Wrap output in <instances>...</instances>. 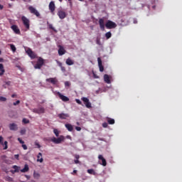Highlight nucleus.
Returning a JSON list of instances; mask_svg holds the SVG:
<instances>
[{"instance_id":"obj_1","label":"nucleus","mask_w":182,"mask_h":182,"mask_svg":"<svg viewBox=\"0 0 182 182\" xmlns=\"http://www.w3.org/2000/svg\"><path fill=\"white\" fill-rule=\"evenodd\" d=\"M64 140H65V136L61 135L58 138L53 136V138H51L50 141H52L55 144H60V143H62V141H63Z\"/></svg>"},{"instance_id":"obj_2","label":"nucleus","mask_w":182,"mask_h":182,"mask_svg":"<svg viewBox=\"0 0 182 182\" xmlns=\"http://www.w3.org/2000/svg\"><path fill=\"white\" fill-rule=\"evenodd\" d=\"M117 26V24L110 20H108L105 23V27L107 28V29H114V28H116Z\"/></svg>"},{"instance_id":"obj_3","label":"nucleus","mask_w":182,"mask_h":182,"mask_svg":"<svg viewBox=\"0 0 182 182\" xmlns=\"http://www.w3.org/2000/svg\"><path fill=\"white\" fill-rule=\"evenodd\" d=\"M21 21H22L25 28H26V29H29V28H31L29 19L28 18H26V16H21Z\"/></svg>"},{"instance_id":"obj_4","label":"nucleus","mask_w":182,"mask_h":182,"mask_svg":"<svg viewBox=\"0 0 182 182\" xmlns=\"http://www.w3.org/2000/svg\"><path fill=\"white\" fill-rule=\"evenodd\" d=\"M44 63H45V60H43V58L40 57L38 59L36 64L34 65V68L36 69H41V68H42V66H43Z\"/></svg>"},{"instance_id":"obj_5","label":"nucleus","mask_w":182,"mask_h":182,"mask_svg":"<svg viewBox=\"0 0 182 182\" xmlns=\"http://www.w3.org/2000/svg\"><path fill=\"white\" fill-rule=\"evenodd\" d=\"M57 15L60 19H65V18L68 16V14H66L63 9L58 10Z\"/></svg>"},{"instance_id":"obj_6","label":"nucleus","mask_w":182,"mask_h":182,"mask_svg":"<svg viewBox=\"0 0 182 182\" xmlns=\"http://www.w3.org/2000/svg\"><path fill=\"white\" fill-rule=\"evenodd\" d=\"M28 10L30 11L31 14L36 15V16H37L38 18V16H41V14L39 13V11H38V10H36V9H35L33 6H30L28 7Z\"/></svg>"},{"instance_id":"obj_7","label":"nucleus","mask_w":182,"mask_h":182,"mask_svg":"<svg viewBox=\"0 0 182 182\" xmlns=\"http://www.w3.org/2000/svg\"><path fill=\"white\" fill-rule=\"evenodd\" d=\"M33 112L36 113L37 114H42L45 113V108L43 107H41L39 108L33 109Z\"/></svg>"},{"instance_id":"obj_8","label":"nucleus","mask_w":182,"mask_h":182,"mask_svg":"<svg viewBox=\"0 0 182 182\" xmlns=\"http://www.w3.org/2000/svg\"><path fill=\"white\" fill-rule=\"evenodd\" d=\"M81 100L84 102V104L85 105L86 107H87V109H90V107H92V103H90L87 97H83L81 98Z\"/></svg>"},{"instance_id":"obj_9","label":"nucleus","mask_w":182,"mask_h":182,"mask_svg":"<svg viewBox=\"0 0 182 182\" xmlns=\"http://www.w3.org/2000/svg\"><path fill=\"white\" fill-rule=\"evenodd\" d=\"M26 53L31 59H35L36 58V54H35L31 48L27 49Z\"/></svg>"},{"instance_id":"obj_10","label":"nucleus","mask_w":182,"mask_h":182,"mask_svg":"<svg viewBox=\"0 0 182 182\" xmlns=\"http://www.w3.org/2000/svg\"><path fill=\"white\" fill-rule=\"evenodd\" d=\"M0 144L4 147V150H6V149H8V141H5L4 142L3 136H0Z\"/></svg>"},{"instance_id":"obj_11","label":"nucleus","mask_w":182,"mask_h":182,"mask_svg":"<svg viewBox=\"0 0 182 182\" xmlns=\"http://www.w3.org/2000/svg\"><path fill=\"white\" fill-rule=\"evenodd\" d=\"M57 95L63 102H69V97L62 95V93L58 92Z\"/></svg>"},{"instance_id":"obj_12","label":"nucleus","mask_w":182,"mask_h":182,"mask_svg":"<svg viewBox=\"0 0 182 182\" xmlns=\"http://www.w3.org/2000/svg\"><path fill=\"white\" fill-rule=\"evenodd\" d=\"M48 8L51 12V14H53L55 12V9H56V6H55L54 1H50L48 6Z\"/></svg>"},{"instance_id":"obj_13","label":"nucleus","mask_w":182,"mask_h":182,"mask_svg":"<svg viewBox=\"0 0 182 182\" xmlns=\"http://www.w3.org/2000/svg\"><path fill=\"white\" fill-rule=\"evenodd\" d=\"M11 28L12 31H14V33H16V35H21V30H19V28L16 25L11 26Z\"/></svg>"},{"instance_id":"obj_14","label":"nucleus","mask_w":182,"mask_h":182,"mask_svg":"<svg viewBox=\"0 0 182 182\" xmlns=\"http://www.w3.org/2000/svg\"><path fill=\"white\" fill-rule=\"evenodd\" d=\"M46 80L49 83H52V85H56L58 83V79L56 77L47 78Z\"/></svg>"},{"instance_id":"obj_15","label":"nucleus","mask_w":182,"mask_h":182,"mask_svg":"<svg viewBox=\"0 0 182 182\" xmlns=\"http://www.w3.org/2000/svg\"><path fill=\"white\" fill-rule=\"evenodd\" d=\"M99 25L100 28L102 31H105V18H100L99 19Z\"/></svg>"},{"instance_id":"obj_16","label":"nucleus","mask_w":182,"mask_h":182,"mask_svg":"<svg viewBox=\"0 0 182 182\" xmlns=\"http://www.w3.org/2000/svg\"><path fill=\"white\" fill-rule=\"evenodd\" d=\"M98 159L99 160L102 161V166H103L104 167H106V166H107V162L106 161V159H104L102 155H99Z\"/></svg>"},{"instance_id":"obj_17","label":"nucleus","mask_w":182,"mask_h":182,"mask_svg":"<svg viewBox=\"0 0 182 182\" xmlns=\"http://www.w3.org/2000/svg\"><path fill=\"white\" fill-rule=\"evenodd\" d=\"M65 53H66V50H65L63 46H59L58 55L60 56H62V55H65Z\"/></svg>"},{"instance_id":"obj_18","label":"nucleus","mask_w":182,"mask_h":182,"mask_svg":"<svg viewBox=\"0 0 182 182\" xmlns=\"http://www.w3.org/2000/svg\"><path fill=\"white\" fill-rule=\"evenodd\" d=\"M97 62H98L100 72H103V70H105V67H103V65L102 64V59L100 58H98Z\"/></svg>"},{"instance_id":"obj_19","label":"nucleus","mask_w":182,"mask_h":182,"mask_svg":"<svg viewBox=\"0 0 182 182\" xmlns=\"http://www.w3.org/2000/svg\"><path fill=\"white\" fill-rule=\"evenodd\" d=\"M58 117H59V119H61L62 120H64L67 117H69V114H65L63 112V113L58 114Z\"/></svg>"},{"instance_id":"obj_20","label":"nucleus","mask_w":182,"mask_h":182,"mask_svg":"<svg viewBox=\"0 0 182 182\" xmlns=\"http://www.w3.org/2000/svg\"><path fill=\"white\" fill-rule=\"evenodd\" d=\"M9 129L10 130H13L14 132H16V130H18V125H16V124H9Z\"/></svg>"},{"instance_id":"obj_21","label":"nucleus","mask_w":182,"mask_h":182,"mask_svg":"<svg viewBox=\"0 0 182 182\" xmlns=\"http://www.w3.org/2000/svg\"><path fill=\"white\" fill-rule=\"evenodd\" d=\"M66 65L68 66H72V65H75V62H73V60L70 59V58H68L65 61Z\"/></svg>"},{"instance_id":"obj_22","label":"nucleus","mask_w":182,"mask_h":182,"mask_svg":"<svg viewBox=\"0 0 182 182\" xmlns=\"http://www.w3.org/2000/svg\"><path fill=\"white\" fill-rule=\"evenodd\" d=\"M104 80H105V83H107L108 85H109V83H111L110 77H109V75H107V74H105L104 75Z\"/></svg>"},{"instance_id":"obj_23","label":"nucleus","mask_w":182,"mask_h":182,"mask_svg":"<svg viewBox=\"0 0 182 182\" xmlns=\"http://www.w3.org/2000/svg\"><path fill=\"white\" fill-rule=\"evenodd\" d=\"M56 63H58V66L60 68L62 72H66V68L62 65L59 60H56Z\"/></svg>"},{"instance_id":"obj_24","label":"nucleus","mask_w":182,"mask_h":182,"mask_svg":"<svg viewBox=\"0 0 182 182\" xmlns=\"http://www.w3.org/2000/svg\"><path fill=\"white\" fill-rule=\"evenodd\" d=\"M5 73V68H4V64L0 63V76H4Z\"/></svg>"},{"instance_id":"obj_25","label":"nucleus","mask_w":182,"mask_h":182,"mask_svg":"<svg viewBox=\"0 0 182 182\" xmlns=\"http://www.w3.org/2000/svg\"><path fill=\"white\" fill-rule=\"evenodd\" d=\"M65 127L68 130V132H73V126L70 124H65Z\"/></svg>"},{"instance_id":"obj_26","label":"nucleus","mask_w":182,"mask_h":182,"mask_svg":"<svg viewBox=\"0 0 182 182\" xmlns=\"http://www.w3.org/2000/svg\"><path fill=\"white\" fill-rule=\"evenodd\" d=\"M37 161L40 163H43V158H42V153H38L37 156Z\"/></svg>"},{"instance_id":"obj_27","label":"nucleus","mask_w":182,"mask_h":182,"mask_svg":"<svg viewBox=\"0 0 182 182\" xmlns=\"http://www.w3.org/2000/svg\"><path fill=\"white\" fill-rule=\"evenodd\" d=\"M28 171H29V166H28V164H26L24 166V168L21 170V173H26Z\"/></svg>"},{"instance_id":"obj_28","label":"nucleus","mask_w":182,"mask_h":182,"mask_svg":"<svg viewBox=\"0 0 182 182\" xmlns=\"http://www.w3.org/2000/svg\"><path fill=\"white\" fill-rule=\"evenodd\" d=\"M13 168L14 171H13L12 173H19V170H21V167L16 165L13 166Z\"/></svg>"},{"instance_id":"obj_29","label":"nucleus","mask_w":182,"mask_h":182,"mask_svg":"<svg viewBox=\"0 0 182 182\" xmlns=\"http://www.w3.org/2000/svg\"><path fill=\"white\" fill-rule=\"evenodd\" d=\"M47 25L49 28V29H51L52 31H53L54 32H58L57 30L55 29V28L53 27V25H52L51 23H49V22H47Z\"/></svg>"},{"instance_id":"obj_30","label":"nucleus","mask_w":182,"mask_h":182,"mask_svg":"<svg viewBox=\"0 0 182 182\" xmlns=\"http://www.w3.org/2000/svg\"><path fill=\"white\" fill-rule=\"evenodd\" d=\"M108 124H114V119L111 118H107Z\"/></svg>"},{"instance_id":"obj_31","label":"nucleus","mask_w":182,"mask_h":182,"mask_svg":"<svg viewBox=\"0 0 182 182\" xmlns=\"http://www.w3.org/2000/svg\"><path fill=\"white\" fill-rule=\"evenodd\" d=\"M106 39H110L112 38V33L110 31L105 33Z\"/></svg>"},{"instance_id":"obj_32","label":"nucleus","mask_w":182,"mask_h":182,"mask_svg":"<svg viewBox=\"0 0 182 182\" xmlns=\"http://www.w3.org/2000/svg\"><path fill=\"white\" fill-rule=\"evenodd\" d=\"M10 48L12 52H16V47H15V45L10 44Z\"/></svg>"},{"instance_id":"obj_33","label":"nucleus","mask_w":182,"mask_h":182,"mask_svg":"<svg viewBox=\"0 0 182 182\" xmlns=\"http://www.w3.org/2000/svg\"><path fill=\"white\" fill-rule=\"evenodd\" d=\"M53 133L56 136V137H59V131L56 129H53Z\"/></svg>"},{"instance_id":"obj_34","label":"nucleus","mask_w":182,"mask_h":182,"mask_svg":"<svg viewBox=\"0 0 182 182\" xmlns=\"http://www.w3.org/2000/svg\"><path fill=\"white\" fill-rule=\"evenodd\" d=\"M33 177H34V178H39V177H41V175L39 174V173L34 172Z\"/></svg>"},{"instance_id":"obj_35","label":"nucleus","mask_w":182,"mask_h":182,"mask_svg":"<svg viewBox=\"0 0 182 182\" xmlns=\"http://www.w3.org/2000/svg\"><path fill=\"white\" fill-rule=\"evenodd\" d=\"M22 122L24 124H28V123H29V119H26V118H23V120H22Z\"/></svg>"},{"instance_id":"obj_36","label":"nucleus","mask_w":182,"mask_h":182,"mask_svg":"<svg viewBox=\"0 0 182 182\" xmlns=\"http://www.w3.org/2000/svg\"><path fill=\"white\" fill-rule=\"evenodd\" d=\"M87 173L89 174H95V170H93V169H88L87 170Z\"/></svg>"},{"instance_id":"obj_37","label":"nucleus","mask_w":182,"mask_h":182,"mask_svg":"<svg viewBox=\"0 0 182 182\" xmlns=\"http://www.w3.org/2000/svg\"><path fill=\"white\" fill-rule=\"evenodd\" d=\"M0 102H6V97H0Z\"/></svg>"},{"instance_id":"obj_38","label":"nucleus","mask_w":182,"mask_h":182,"mask_svg":"<svg viewBox=\"0 0 182 182\" xmlns=\"http://www.w3.org/2000/svg\"><path fill=\"white\" fill-rule=\"evenodd\" d=\"M96 43L97 45H99V46H102V43H100V39L97 38Z\"/></svg>"},{"instance_id":"obj_39","label":"nucleus","mask_w":182,"mask_h":182,"mask_svg":"<svg viewBox=\"0 0 182 182\" xmlns=\"http://www.w3.org/2000/svg\"><path fill=\"white\" fill-rule=\"evenodd\" d=\"M18 141H19V143H21V144H23L25 143V141H23V140H22V139H21V138H18Z\"/></svg>"},{"instance_id":"obj_40","label":"nucleus","mask_w":182,"mask_h":182,"mask_svg":"<svg viewBox=\"0 0 182 182\" xmlns=\"http://www.w3.org/2000/svg\"><path fill=\"white\" fill-rule=\"evenodd\" d=\"M65 87H69V86H70V82H69V81H66V82H65Z\"/></svg>"},{"instance_id":"obj_41","label":"nucleus","mask_w":182,"mask_h":182,"mask_svg":"<svg viewBox=\"0 0 182 182\" xmlns=\"http://www.w3.org/2000/svg\"><path fill=\"white\" fill-rule=\"evenodd\" d=\"M75 102H76V103H77L78 105H82V101H80V100H79V99H76V100H75Z\"/></svg>"},{"instance_id":"obj_42","label":"nucleus","mask_w":182,"mask_h":182,"mask_svg":"<svg viewBox=\"0 0 182 182\" xmlns=\"http://www.w3.org/2000/svg\"><path fill=\"white\" fill-rule=\"evenodd\" d=\"M19 103H21V101L17 100L16 102H14L13 105H14V106H16V105H19Z\"/></svg>"},{"instance_id":"obj_43","label":"nucleus","mask_w":182,"mask_h":182,"mask_svg":"<svg viewBox=\"0 0 182 182\" xmlns=\"http://www.w3.org/2000/svg\"><path fill=\"white\" fill-rule=\"evenodd\" d=\"M108 124H107V122H104L102 124V127H104L105 129H106V127H107Z\"/></svg>"},{"instance_id":"obj_44","label":"nucleus","mask_w":182,"mask_h":182,"mask_svg":"<svg viewBox=\"0 0 182 182\" xmlns=\"http://www.w3.org/2000/svg\"><path fill=\"white\" fill-rule=\"evenodd\" d=\"M20 133H21V134H25L26 133V129H21Z\"/></svg>"},{"instance_id":"obj_45","label":"nucleus","mask_w":182,"mask_h":182,"mask_svg":"<svg viewBox=\"0 0 182 182\" xmlns=\"http://www.w3.org/2000/svg\"><path fill=\"white\" fill-rule=\"evenodd\" d=\"M75 159H76V160H79L80 159V156L75 154L74 155Z\"/></svg>"},{"instance_id":"obj_46","label":"nucleus","mask_w":182,"mask_h":182,"mask_svg":"<svg viewBox=\"0 0 182 182\" xmlns=\"http://www.w3.org/2000/svg\"><path fill=\"white\" fill-rule=\"evenodd\" d=\"M75 130H77V132H80V130H82V128L80 127H75Z\"/></svg>"},{"instance_id":"obj_47","label":"nucleus","mask_w":182,"mask_h":182,"mask_svg":"<svg viewBox=\"0 0 182 182\" xmlns=\"http://www.w3.org/2000/svg\"><path fill=\"white\" fill-rule=\"evenodd\" d=\"M22 147H23V150H28V146H26V144H23Z\"/></svg>"},{"instance_id":"obj_48","label":"nucleus","mask_w":182,"mask_h":182,"mask_svg":"<svg viewBox=\"0 0 182 182\" xmlns=\"http://www.w3.org/2000/svg\"><path fill=\"white\" fill-rule=\"evenodd\" d=\"M74 163H75V164H79L80 163V161H79V159H75V160H74Z\"/></svg>"},{"instance_id":"obj_49","label":"nucleus","mask_w":182,"mask_h":182,"mask_svg":"<svg viewBox=\"0 0 182 182\" xmlns=\"http://www.w3.org/2000/svg\"><path fill=\"white\" fill-rule=\"evenodd\" d=\"M5 83L7 85V86H11L12 82L11 81H6Z\"/></svg>"},{"instance_id":"obj_50","label":"nucleus","mask_w":182,"mask_h":182,"mask_svg":"<svg viewBox=\"0 0 182 182\" xmlns=\"http://www.w3.org/2000/svg\"><path fill=\"white\" fill-rule=\"evenodd\" d=\"M14 158L16 159V160H19V154H15Z\"/></svg>"},{"instance_id":"obj_51","label":"nucleus","mask_w":182,"mask_h":182,"mask_svg":"<svg viewBox=\"0 0 182 182\" xmlns=\"http://www.w3.org/2000/svg\"><path fill=\"white\" fill-rule=\"evenodd\" d=\"M35 144L37 146L38 149H41V144H39V143L36 142Z\"/></svg>"},{"instance_id":"obj_52","label":"nucleus","mask_w":182,"mask_h":182,"mask_svg":"<svg viewBox=\"0 0 182 182\" xmlns=\"http://www.w3.org/2000/svg\"><path fill=\"white\" fill-rule=\"evenodd\" d=\"M76 173H77V170H74L73 171V173H72V174H76Z\"/></svg>"},{"instance_id":"obj_53","label":"nucleus","mask_w":182,"mask_h":182,"mask_svg":"<svg viewBox=\"0 0 182 182\" xmlns=\"http://www.w3.org/2000/svg\"><path fill=\"white\" fill-rule=\"evenodd\" d=\"M11 97H13V98L16 97V94L11 95Z\"/></svg>"},{"instance_id":"obj_54","label":"nucleus","mask_w":182,"mask_h":182,"mask_svg":"<svg viewBox=\"0 0 182 182\" xmlns=\"http://www.w3.org/2000/svg\"><path fill=\"white\" fill-rule=\"evenodd\" d=\"M94 77H95V79H99V76H97V75H95V74H94Z\"/></svg>"},{"instance_id":"obj_55","label":"nucleus","mask_w":182,"mask_h":182,"mask_svg":"<svg viewBox=\"0 0 182 182\" xmlns=\"http://www.w3.org/2000/svg\"><path fill=\"white\" fill-rule=\"evenodd\" d=\"M0 9L1 10L4 9V6H2L1 4H0Z\"/></svg>"},{"instance_id":"obj_56","label":"nucleus","mask_w":182,"mask_h":182,"mask_svg":"<svg viewBox=\"0 0 182 182\" xmlns=\"http://www.w3.org/2000/svg\"><path fill=\"white\" fill-rule=\"evenodd\" d=\"M90 1V2H93V0H89Z\"/></svg>"},{"instance_id":"obj_57","label":"nucleus","mask_w":182,"mask_h":182,"mask_svg":"<svg viewBox=\"0 0 182 182\" xmlns=\"http://www.w3.org/2000/svg\"><path fill=\"white\" fill-rule=\"evenodd\" d=\"M59 1L62 2L63 0H58Z\"/></svg>"},{"instance_id":"obj_58","label":"nucleus","mask_w":182,"mask_h":182,"mask_svg":"<svg viewBox=\"0 0 182 182\" xmlns=\"http://www.w3.org/2000/svg\"><path fill=\"white\" fill-rule=\"evenodd\" d=\"M4 87L5 89H6V86L4 85Z\"/></svg>"},{"instance_id":"obj_59","label":"nucleus","mask_w":182,"mask_h":182,"mask_svg":"<svg viewBox=\"0 0 182 182\" xmlns=\"http://www.w3.org/2000/svg\"><path fill=\"white\" fill-rule=\"evenodd\" d=\"M9 180H12V178H9Z\"/></svg>"},{"instance_id":"obj_60","label":"nucleus","mask_w":182,"mask_h":182,"mask_svg":"<svg viewBox=\"0 0 182 182\" xmlns=\"http://www.w3.org/2000/svg\"><path fill=\"white\" fill-rule=\"evenodd\" d=\"M100 140H103V139H100Z\"/></svg>"},{"instance_id":"obj_61","label":"nucleus","mask_w":182,"mask_h":182,"mask_svg":"<svg viewBox=\"0 0 182 182\" xmlns=\"http://www.w3.org/2000/svg\"><path fill=\"white\" fill-rule=\"evenodd\" d=\"M10 1H15V0H10Z\"/></svg>"},{"instance_id":"obj_62","label":"nucleus","mask_w":182,"mask_h":182,"mask_svg":"<svg viewBox=\"0 0 182 182\" xmlns=\"http://www.w3.org/2000/svg\"><path fill=\"white\" fill-rule=\"evenodd\" d=\"M79 1H83V0H79Z\"/></svg>"},{"instance_id":"obj_63","label":"nucleus","mask_w":182,"mask_h":182,"mask_svg":"<svg viewBox=\"0 0 182 182\" xmlns=\"http://www.w3.org/2000/svg\"><path fill=\"white\" fill-rule=\"evenodd\" d=\"M0 55H1V50H0Z\"/></svg>"}]
</instances>
